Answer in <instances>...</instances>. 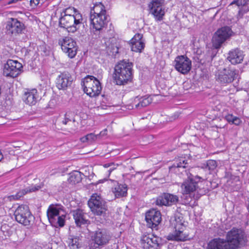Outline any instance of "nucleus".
Here are the masks:
<instances>
[{
    "label": "nucleus",
    "mask_w": 249,
    "mask_h": 249,
    "mask_svg": "<svg viewBox=\"0 0 249 249\" xmlns=\"http://www.w3.org/2000/svg\"><path fill=\"white\" fill-rule=\"evenodd\" d=\"M109 17L105 6L101 2L96 3L90 9V28L95 31H101L107 25Z\"/></svg>",
    "instance_id": "1"
},
{
    "label": "nucleus",
    "mask_w": 249,
    "mask_h": 249,
    "mask_svg": "<svg viewBox=\"0 0 249 249\" xmlns=\"http://www.w3.org/2000/svg\"><path fill=\"white\" fill-rule=\"evenodd\" d=\"M133 66L128 60L120 61L114 68L113 78L116 84L124 85L131 81L133 78Z\"/></svg>",
    "instance_id": "2"
},
{
    "label": "nucleus",
    "mask_w": 249,
    "mask_h": 249,
    "mask_svg": "<svg viewBox=\"0 0 249 249\" xmlns=\"http://www.w3.org/2000/svg\"><path fill=\"white\" fill-rule=\"evenodd\" d=\"M81 85L84 92L91 97L98 96L101 93V83L93 76L87 75L82 81Z\"/></svg>",
    "instance_id": "3"
},
{
    "label": "nucleus",
    "mask_w": 249,
    "mask_h": 249,
    "mask_svg": "<svg viewBox=\"0 0 249 249\" xmlns=\"http://www.w3.org/2000/svg\"><path fill=\"white\" fill-rule=\"evenodd\" d=\"M225 240L229 249H237L240 246L245 245L247 238L245 233L241 230L233 229L227 232Z\"/></svg>",
    "instance_id": "4"
},
{
    "label": "nucleus",
    "mask_w": 249,
    "mask_h": 249,
    "mask_svg": "<svg viewBox=\"0 0 249 249\" xmlns=\"http://www.w3.org/2000/svg\"><path fill=\"white\" fill-rule=\"evenodd\" d=\"M82 21L81 14H77L75 16H62L61 14L59 24L60 27L67 29L68 32L74 33L79 28Z\"/></svg>",
    "instance_id": "5"
},
{
    "label": "nucleus",
    "mask_w": 249,
    "mask_h": 249,
    "mask_svg": "<svg viewBox=\"0 0 249 249\" xmlns=\"http://www.w3.org/2000/svg\"><path fill=\"white\" fill-rule=\"evenodd\" d=\"M88 205L92 213L97 215L105 216L107 210L105 201L97 194H93L88 201Z\"/></svg>",
    "instance_id": "6"
},
{
    "label": "nucleus",
    "mask_w": 249,
    "mask_h": 249,
    "mask_svg": "<svg viewBox=\"0 0 249 249\" xmlns=\"http://www.w3.org/2000/svg\"><path fill=\"white\" fill-rule=\"evenodd\" d=\"M233 32L231 28L228 26H225L218 29L214 34L212 43L213 47L215 49L220 48L222 44L233 35Z\"/></svg>",
    "instance_id": "7"
},
{
    "label": "nucleus",
    "mask_w": 249,
    "mask_h": 249,
    "mask_svg": "<svg viewBox=\"0 0 249 249\" xmlns=\"http://www.w3.org/2000/svg\"><path fill=\"white\" fill-rule=\"evenodd\" d=\"M187 178L184 180L180 186L182 194L183 195L191 194L198 188V183L202 178L198 176H194L191 174H187Z\"/></svg>",
    "instance_id": "8"
},
{
    "label": "nucleus",
    "mask_w": 249,
    "mask_h": 249,
    "mask_svg": "<svg viewBox=\"0 0 249 249\" xmlns=\"http://www.w3.org/2000/svg\"><path fill=\"white\" fill-rule=\"evenodd\" d=\"M14 215L18 222L25 226L30 225L33 217L29 207L24 205H20L16 209Z\"/></svg>",
    "instance_id": "9"
},
{
    "label": "nucleus",
    "mask_w": 249,
    "mask_h": 249,
    "mask_svg": "<svg viewBox=\"0 0 249 249\" xmlns=\"http://www.w3.org/2000/svg\"><path fill=\"white\" fill-rule=\"evenodd\" d=\"M58 44L61 46L63 52L67 53L70 58H73L75 57L77 53V46L76 42L71 38L65 37L59 39Z\"/></svg>",
    "instance_id": "10"
},
{
    "label": "nucleus",
    "mask_w": 249,
    "mask_h": 249,
    "mask_svg": "<svg viewBox=\"0 0 249 249\" xmlns=\"http://www.w3.org/2000/svg\"><path fill=\"white\" fill-rule=\"evenodd\" d=\"M238 71L230 67L219 71L217 75V80L221 84H229L238 78Z\"/></svg>",
    "instance_id": "11"
},
{
    "label": "nucleus",
    "mask_w": 249,
    "mask_h": 249,
    "mask_svg": "<svg viewBox=\"0 0 249 249\" xmlns=\"http://www.w3.org/2000/svg\"><path fill=\"white\" fill-rule=\"evenodd\" d=\"M22 65L17 60L9 59L3 69L4 75L7 77H16L21 72Z\"/></svg>",
    "instance_id": "12"
},
{
    "label": "nucleus",
    "mask_w": 249,
    "mask_h": 249,
    "mask_svg": "<svg viewBox=\"0 0 249 249\" xmlns=\"http://www.w3.org/2000/svg\"><path fill=\"white\" fill-rule=\"evenodd\" d=\"M175 69L182 74H186L191 70L192 62L184 55L177 56L175 60Z\"/></svg>",
    "instance_id": "13"
},
{
    "label": "nucleus",
    "mask_w": 249,
    "mask_h": 249,
    "mask_svg": "<svg viewBox=\"0 0 249 249\" xmlns=\"http://www.w3.org/2000/svg\"><path fill=\"white\" fill-rule=\"evenodd\" d=\"M145 220L149 228H156L161 220L160 211L154 209L149 210L145 213Z\"/></svg>",
    "instance_id": "14"
},
{
    "label": "nucleus",
    "mask_w": 249,
    "mask_h": 249,
    "mask_svg": "<svg viewBox=\"0 0 249 249\" xmlns=\"http://www.w3.org/2000/svg\"><path fill=\"white\" fill-rule=\"evenodd\" d=\"M94 243L98 247H103L107 245L110 240L111 236L104 229H99L92 236Z\"/></svg>",
    "instance_id": "15"
},
{
    "label": "nucleus",
    "mask_w": 249,
    "mask_h": 249,
    "mask_svg": "<svg viewBox=\"0 0 249 249\" xmlns=\"http://www.w3.org/2000/svg\"><path fill=\"white\" fill-rule=\"evenodd\" d=\"M162 0H152L148 5L150 13L155 17L157 21L162 20L165 12L162 8Z\"/></svg>",
    "instance_id": "16"
},
{
    "label": "nucleus",
    "mask_w": 249,
    "mask_h": 249,
    "mask_svg": "<svg viewBox=\"0 0 249 249\" xmlns=\"http://www.w3.org/2000/svg\"><path fill=\"white\" fill-rule=\"evenodd\" d=\"M179 201L178 197L175 195L169 193H163L159 196L156 203L159 206H171L177 203Z\"/></svg>",
    "instance_id": "17"
},
{
    "label": "nucleus",
    "mask_w": 249,
    "mask_h": 249,
    "mask_svg": "<svg viewBox=\"0 0 249 249\" xmlns=\"http://www.w3.org/2000/svg\"><path fill=\"white\" fill-rule=\"evenodd\" d=\"M23 24L16 18H11L8 21L6 27V33L13 36L21 34L23 29Z\"/></svg>",
    "instance_id": "18"
},
{
    "label": "nucleus",
    "mask_w": 249,
    "mask_h": 249,
    "mask_svg": "<svg viewBox=\"0 0 249 249\" xmlns=\"http://www.w3.org/2000/svg\"><path fill=\"white\" fill-rule=\"evenodd\" d=\"M72 82V77L68 72H63L57 79L56 86L59 89H65L71 86Z\"/></svg>",
    "instance_id": "19"
},
{
    "label": "nucleus",
    "mask_w": 249,
    "mask_h": 249,
    "mask_svg": "<svg viewBox=\"0 0 249 249\" xmlns=\"http://www.w3.org/2000/svg\"><path fill=\"white\" fill-rule=\"evenodd\" d=\"M23 100L26 104L30 106L36 105L39 100V95L37 90L35 89H28L23 94Z\"/></svg>",
    "instance_id": "20"
},
{
    "label": "nucleus",
    "mask_w": 249,
    "mask_h": 249,
    "mask_svg": "<svg viewBox=\"0 0 249 249\" xmlns=\"http://www.w3.org/2000/svg\"><path fill=\"white\" fill-rule=\"evenodd\" d=\"M228 54L227 59L234 65L241 63L244 56L243 52L237 48L230 51Z\"/></svg>",
    "instance_id": "21"
},
{
    "label": "nucleus",
    "mask_w": 249,
    "mask_h": 249,
    "mask_svg": "<svg viewBox=\"0 0 249 249\" xmlns=\"http://www.w3.org/2000/svg\"><path fill=\"white\" fill-rule=\"evenodd\" d=\"M207 249H229L226 241L222 238H215L208 244Z\"/></svg>",
    "instance_id": "22"
},
{
    "label": "nucleus",
    "mask_w": 249,
    "mask_h": 249,
    "mask_svg": "<svg viewBox=\"0 0 249 249\" xmlns=\"http://www.w3.org/2000/svg\"><path fill=\"white\" fill-rule=\"evenodd\" d=\"M73 216L76 225L78 227L89 223V221L86 219V213L81 209L73 211Z\"/></svg>",
    "instance_id": "23"
},
{
    "label": "nucleus",
    "mask_w": 249,
    "mask_h": 249,
    "mask_svg": "<svg viewBox=\"0 0 249 249\" xmlns=\"http://www.w3.org/2000/svg\"><path fill=\"white\" fill-rule=\"evenodd\" d=\"M62 209L58 206H50L47 210V216L50 223L55 221L56 217L60 215Z\"/></svg>",
    "instance_id": "24"
},
{
    "label": "nucleus",
    "mask_w": 249,
    "mask_h": 249,
    "mask_svg": "<svg viewBox=\"0 0 249 249\" xmlns=\"http://www.w3.org/2000/svg\"><path fill=\"white\" fill-rule=\"evenodd\" d=\"M127 187L125 184H118L112 188V192L115 197L119 198L127 195Z\"/></svg>",
    "instance_id": "25"
},
{
    "label": "nucleus",
    "mask_w": 249,
    "mask_h": 249,
    "mask_svg": "<svg viewBox=\"0 0 249 249\" xmlns=\"http://www.w3.org/2000/svg\"><path fill=\"white\" fill-rule=\"evenodd\" d=\"M177 227H175L176 229ZM187 237L183 233V231L180 230L177 231L176 229L174 234H170L168 236L167 239L169 240H176V241H184L186 240Z\"/></svg>",
    "instance_id": "26"
},
{
    "label": "nucleus",
    "mask_w": 249,
    "mask_h": 249,
    "mask_svg": "<svg viewBox=\"0 0 249 249\" xmlns=\"http://www.w3.org/2000/svg\"><path fill=\"white\" fill-rule=\"evenodd\" d=\"M82 174L78 171H73L69 174V178L68 179L69 182L75 184L80 182L82 180Z\"/></svg>",
    "instance_id": "27"
},
{
    "label": "nucleus",
    "mask_w": 249,
    "mask_h": 249,
    "mask_svg": "<svg viewBox=\"0 0 249 249\" xmlns=\"http://www.w3.org/2000/svg\"><path fill=\"white\" fill-rule=\"evenodd\" d=\"M138 101L139 102L135 105L136 107L137 108H141L143 107H145L149 105L151 102V98L149 97H142L141 98L137 97L134 101V102L136 103Z\"/></svg>",
    "instance_id": "28"
},
{
    "label": "nucleus",
    "mask_w": 249,
    "mask_h": 249,
    "mask_svg": "<svg viewBox=\"0 0 249 249\" xmlns=\"http://www.w3.org/2000/svg\"><path fill=\"white\" fill-rule=\"evenodd\" d=\"M40 188L41 186L40 185H32L27 187L25 189L22 190V192L18 193L15 196L17 199H18L28 193L35 192L36 191L38 190Z\"/></svg>",
    "instance_id": "29"
},
{
    "label": "nucleus",
    "mask_w": 249,
    "mask_h": 249,
    "mask_svg": "<svg viewBox=\"0 0 249 249\" xmlns=\"http://www.w3.org/2000/svg\"><path fill=\"white\" fill-rule=\"evenodd\" d=\"M98 136V135H95L94 133H89L81 138L80 141L83 143H91L96 140Z\"/></svg>",
    "instance_id": "30"
},
{
    "label": "nucleus",
    "mask_w": 249,
    "mask_h": 249,
    "mask_svg": "<svg viewBox=\"0 0 249 249\" xmlns=\"http://www.w3.org/2000/svg\"><path fill=\"white\" fill-rule=\"evenodd\" d=\"M225 119L231 124L239 125L241 123V120L237 117L234 116L232 114H228L225 117Z\"/></svg>",
    "instance_id": "31"
},
{
    "label": "nucleus",
    "mask_w": 249,
    "mask_h": 249,
    "mask_svg": "<svg viewBox=\"0 0 249 249\" xmlns=\"http://www.w3.org/2000/svg\"><path fill=\"white\" fill-rule=\"evenodd\" d=\"M145 44L143 41H140L131 44V50L136 52H141L144 49Z\"/></svg>",
    "instance_id": "32"
},
{
    "label": "nucleus",
    "mask_w": 249,
    "mask_h": 249,
    "mask_svg": "<svg viewBox=\"0 0 249 249\" xmlns=\"http://www.w3.org/2000/svg\"><path fill=\"white\" fill-rule=\"evenodd\" d=\"M188 164L187 160H185V158L180 157L171 166V168H186V165Z\"/></svg>",
    "instance_id": "33"
},
{
    "label": "nucleus",
    "mask_w": 249,
    "mask_h": 249,
    "mask_svg": "<svg viewBox=\"0 0 249 249\" xmlns=\"http://www.w3.org/2000/svg\"><path fill=\"white\" fill-rule=\"evenodd\" d=\"M69 240V246L71 249H78L79 248V237H71Z\"/></svg>",
    "instance_id": "34"
},
{
    "label": "nucleus",
    "mask_w": 249,
    "mask_h": 249,
    "mask_svg": "<svg viewBox=\"0 0 249 249\" xmlns=\"http://www.w3.org/2000/svg\"><path fill=\"white\" fill-rule=\"evenodd\" d=\"M62 16H75L77 14H80L74 7H68L63 12Z\"/></svg>",
    "instance_id": "35"
},
{
    "label": "nucleus",
    "mask_w": 249,
    "mask_h": 249,
    "mask_svg": "<svg viewBox=\"0 0 249 249\" xmlns=\"http://www.w3.org/2000/svg\"><path fill=\"white\" fill-rule=\"evenodd\" d=\"M51 223L54 225H58L61 227L64 226L65 224V216L63 214L60 215L58 217H56L55 221L52 222Z\"/></svg>",
    "instance_id": "36"
},
{
    "label": "nucleus",
    "mask_w": 249,
    "mask_h": 249,
    "mask_svg": "<svg viewBox=\"0 0 249 249\" xmlns=\"http://www.w3.org/2000/svg\"><path fill=\"white\" fill-rule=\"evenodd\" d=\"M73 113L72 112H67L65 115V118L62 121V123L64 124H67L69 122L73 121L75 122V119L73 117Z\"/></svg>",
    "instance_id": "37"
},
{
    "label": "nucleus",
    "mask_w": 249,
    "mask_h": 249,
    "mask_svg": "<svg viewBox=\"0 0 249 249\" xmlns=\"http://www.w3.org/2000/svg\"><path fill=\"white\" fill-rule=\"evenodd\" d=\"M148 236L149 235H144L141 238V244L143 249H148Z\"/></svg>",
    "instance_id": "38"
},
{
    "label": "nucleus",
    "mask_w": 249,
    "mask_h": 249,
    "mask_svg": "<svg viewBox=\"0 0 249 249\" xmlns=\"http://www.w3.org/2000/svg\"><path fill=\"white\" fill-rule=\"evenodd\" d=\"M206 167L209 170H213L217 167L216 161L214 160H209L206 162Z\"/></svg>",
    "instance_id": "39"
},
{
    "label": "nucleus",
    "mask_w": 249,
    "mask_h": 249,
    "mask_svg": "<svg viewBox=\"0 0 249 249\" xmlns=\"http://www.w3.org/2000/svg\"><path fill=\"white\" fill-rule=\"evenodd\" d=\"M140 41H143L142 39V35L141 34H137L130 40V44L136 43Z\"/></svg>",
    "instance_id": "40"
},
{
    "label": "nucleus",
    "mask_w": 249,
    "mask_h": 249,
    "mask_svg": "<svg viewBox=\"0 0 249 249\" xmlns=\"http://www.w3.org/2000/svg\"><path fill=\"white\" fill-rule=\"evenodd\" d=\"M158 240L159 239L156 237H152L153 248L155 247V246L157 247L159 246V243Z\"/></svg>",
    "instance_id": "41"
},
{
    "label": "nucleus",
    "mask_w": 249,
    "mask_h": 249,
    "mask_svg": "<svg viewBox=\"0 0 249 249\" xmlns=\"http://www.w3.org/2000/svg\"><path fill=\"white\" fill-rule=\"evenodd\" d=\"M40 0H30V4L32 7L36 6L39 3Z\"/></svg>",
    "instance_id": "42"
},
{
    "label": "nucleus",
    "mask_w": 249,
    "mask_h": 249,
    "mask_svg": "<svg viewBox=\"0 0 249 249\" xmlns=\"http://www.w3.org/2000/svg\"><path fill=\"white\" fill-rule=\"evenodd\" d=\"M117 166V164H115L114 163L111 162V166L110 167V168L108 170L109 174H110L112 171L116 169Z\"/></svg>",
    "instance_id": "43"
},
{
    "label": "nucleus",
    "mask_w": 249,
    "mask_h": 249,
    "mask_svg": "<svg viewBox=\"0 0 249 249\" xmlns=\"http://www.w3.org/2000/svg\"><path fill=\"white\" fill-rule=\"evenodd\" d=\"M236 5L238 6H241L244 5L246 3V0H237Z\"/></svg>",
    "instance_id": "44"
},
{
    "label": "nucleus",
    "mask_w": 249,
    "mask_h": 249,
    "mask_svg": "<svg viewBox=\"0 0 249 249\" xmlns=\"http://www.w3.org/2000/svg\"><path fill=\"white\" fill-rule=\"evenodd\" d=\"M148 243H147V245H148V249L150 248H153L152 242V237H150V235L148 236Z\"/></svg>",
    "instance_id": "45"
},
{
    "label": "nucleus",
    "mask_w": 249,
    "mask_h": 249,
    "mask_svg": "<svg viewBox=\"0 0 249 249\" xmlns=\"http://www.w3.org/2000/svg\"><path fill=\"white\" fill-rule=\"evenodd\" d=\"M118 48L117 47H115L113 48L112 51H110V52L112 53V55H115L116 53H118Z\"/></svg>",
    "instance_id": "46"
},
{
    "label": "nucleus",
    "mask_w": 249,
    "mask_h": 249,
    "mask_svg": "<svg viewBox=\"0 0 249 249\" xmlns=\"http://www.w3.org/2000/svg\"><path fill=\"white\" fill-rule=\"evenodd\" d=\"M111 163H106V164L103 165V166L105 168H109V167H110L111 166Z\"/></svg>",
    "instance_id": "47"
},
{
    "label": "nucleus",
    "mask_w": 249,
    "mask_h": 249,
    "mask_svg": "<svg viewBox=\"0 0 249 249\" xmlns=\"http://www.w3.org/2000/svg\"><path fill=\"white\" fill-rule=\"evenodd\" d=\"M18 0H12L11 1H9L8 2V3L9 4H11V3H16L17 2Z\"/></svg>",
    "instance_id": "48"
},
{
    "label": "nucleus",
    "mask_w": 249,
    "mask_h": 249,
    "mask_svg": "<svg viewBox=\"0 0 249 249\" xmlns=\"http://www.w3.org/2000/svg\"><path fill=\"white\" fill-rule=\"evenodd\" d=\"M237 0H233L231 3V5H232V4H237Z\"/></svg>",
    "instance_id": "49"
},
{
    "label": "nucleus",
    "mask_w": 249,
    "mask_h": 249,
    "mask_svg": "<svg viewBox=\"0 0 249 249\" xmlns=\"http://www.w3.org/2000/svg\"><path fill=\"white\" fill-rule=\"evenodd\" d=\"M3 158V155L1 153V151L0 150V161L1 160V159Z\"/></svg>",
    "instance_id": "50"
},
{
    "label": "nucleus",
    "mask_w": 249,
    "mask_h": 249,
    "mask_svg": "<svg viewBox=\"0 0 249 249\" xmlns=\"http://www.w3.org/2000/svg\"><path fill=\"white\" fill-rule=\"evenodd\" d=\"M248 210L249 212V202L248 206Z\"/></svg>",
    "instance_id": "51"
},
{
    "label": "nucleus",
    "mask_w": 249,
    "mask_h": 249,
    "mask_svg": "<svg viewBox=\"0 0 249 249\" xmlns=\"http://www.w3.org/2000/svg\"><path fill=\"white\" fill-rule=\"evenodd\" d=\"M109 49H110V48H109V47H108V49H107V51H109Z\"/></svg>",
    "instance_id": "52"
}]
</instances>
